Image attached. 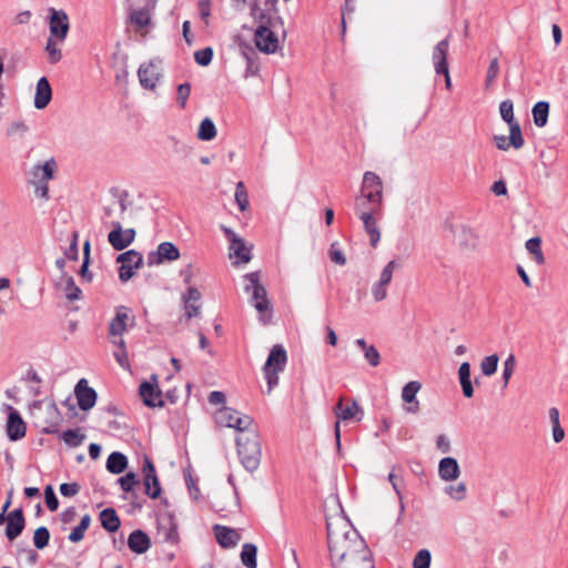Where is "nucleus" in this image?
I'll return each instance as SVG.
<instances>
[{"instance_id":"1","label":"nucleus","mask_w":568,"mask_h":568,"mask_svg":"<svg viewBox=\"0 0 568 568\" xmlns=\"http://www.w3.org/2000/svg\"><path fill=\"white\" fill-rule=\"evenodd\" d=\"M382 207L383 181L376 173L367 171L363 175L361 193L355 197L354 211L363 222L373 247H376L381 240V232L375 215L381 214Z\"/></svg>"},{"instance_id":"2","label":"nucleus","mask_w":568,"mask_h":568,"mask_svg":"<svg viewBox=\"0 0 568 568\" xmlns=\"http://www.w3.org/2000/svg\"><path fill=\"white\" fill-rule=\"evenodd\" d=\"M326 527L333 565L342 560H351L352 557L368 556L369 550L365 540L346 518L342 516L327 518Z\"/></svg>"},{"instance_id":"3","label":"nucleus","mask_w":568,"mask_h":568,"mask_svg":"<svg viewBox=\"0 0 568 568\" xmlns=\"http://www.w3.org/2000/svg\"><path fill=\"white\" fill-rule=\"evenodd\" d=\"M237 454L244 468L254 471L258 468L262 457L261 443L256 430L250 429L236 437Z\"/></svg>"},{"instance_id":"4","label":"nucleus","mask_w":568,"mask_h":568,"mask_svg":"<svg viewBox=\"0 0 568 568\" xmlns=\"http://www.w3.org/2000/svg\"><path fill=\"white\" fill-rule=\"evenodd\" d=\"M244 291L251 293V303L258 312L261 321L266 324L270 321V301L265 287L260 283V272H252L244 275Z\"/></svg>"},{"instance_id":"5","label":"nucleus","mask_w":568,"mask_h":568,"mask_svg":"<svg viewBox=\"0 0 568 568\" xmlns=\"http://www.w3.org/2000/svg\"><path fill=\"white\" fill-rule=\"evenodd\" d=\"M286 363L287 354L285 348L280 344L274 345L263 366L268 394H271L273 388L278 385V374L284 371Z\"/></svg>"},{"instance_id":"6","label":"nucleus","mask_w":568,"mask_h":568,"mask_svg":"<svg viewBox=\"0 0 568 568\" xmlns=\"http://www.w3.org/2000/svg\"><path fill=\"white\" fill-rule=\"evenodd\" d=\"M449 230L453 234V242L463 253H475L480 248V235L478 231L467 224H450Z\"/></svg>"},{"instance_id":"7","label":"nucleus","mask_w":568,"mask_h":568,"mask_svg":"<svg viewBox=\"0 0 568 568\" xmlns=\"http://www.w3.org/2000/svg\"><path fill=\"white\" fill-rule=\"evenodd\" d=\"M217 425L236 429L240 434H244L251 429L253 419L251 416L242 414L230 407H222L214 414Z\"/></svg>"},{"instance_id":"8","label":"nucleus","mask_w":568,"mask_h":568,"mask_svg":"<svg viewBox=\"0 0 568 568\" xmlns=\"http://www.w3.org/2000/svg\"><path fill=\"white\" fill-rule=\"evenodd\" d=\"M276 0H254L251 7V14L257 26L280 27L283 26L282 18L277 14Z\"/></svg>"},{"instance_id":"9","label":"nucleus","mask_w":568,"mask_h":568,"mask_svg":"<svg viewBox=\"0 0 568 568\" xmlns=\"http://www.w3.org/2000/svg\"><path fill=\"white\" fill-rule=\"evenodd\" d=\"M225 237L227 239L229 246V256L231 260L236 258L233 264L237 265L240 263L246 264L252 258V246L247 245L245 241L237 235L232 229L222 226Z\"/></svg>"},{"instance_id":"10","label":"nucleus","mask_w":568,"mask_h":568,"mask_svg":"<svg viewBox=\"0 0 568 568\" xmlns=\"http://www.w3.org/2000/svg\"><path fill=\"white\" fill-rule=\"evenodd\" d=\"M277 27L257 26L254 32L255 47L265 54H273L280 48V39L275 33Z\"/></svg>"},{"instance_id":"11","label":"nucleus","mask_w":568,"mask_h":568,"mask_svg":"<svg viewBox=\"0 0 568 568\" xmlns=\"http://www.w3.org/2000/svg\"><path fill=\"white\" fill-rule=\"evenodd\" d=\"M140 84L148 90H155L162 78V62L159 59H152L140 65L138 70Z\"/></svg>"},{"instance_id":"12","label":"nucleus","mask_w":568,"mask_h":568,"mask_svg":"<svg viewBox=\"0 0 568 568\" xmlns=\"http://www.w3.org/2000/svg\"><path fill=\"white\" fill-rule=\"evenodd\" d=\"M116 262L121 264L119 268L120 281L128 282L134 275L135 270L142 267L143 256L135 250H129L118 255Z\"/></svg>"},{"instance_id":"13","label":"nucleus","mask_w":568,"mask_h":568,"mask_svg":"<svg viewBox=\"0 0 568 568\" xmlns=\"http://www.w3.org/2000/svg\"><path fill=\"white\" fill-rule=\"evenodd\" d=\"M110 225L113 229L108 235V241L114 250L122 251L134 242L136 236L135 230L131 227L124 230L120 219L111 220Z\"/></svg>"},{"instance_id":"14","label":"nucleus","mask_w":568,"mask_h":568,"mask_svg":"<svg viewBox=\"0 0 568 568\" xmlns=\"http://www.w3.org/2000/svg\"><path fill=\"white\" fill-rule=\"evenodd\" d=\"M129 194L128 192H121L120 194L114 195L104 206L102 221L104 224L110 225L111 220L120 219V223L124 219L125 212L128 210Z\"/></svg>"},{"instance_id":"15","label":"nucleus","mask_w":568,"mask_h":568,"mask_svg":"<svg viewBox=\"0 0 568 568\" xmlns=\"http://www.w3.org/2000/svg\"><path fill=\"white\" fill-rule=\"evenodd\" d=\"M501 119L509 125L511 131V143L516 150L524 146V138L519 123L514 118V104L510 100H505L499 105Z\"/></svg>"},{"instance_id":"16","label":"nucleus","mask_w":568,"mask_h":568,"mask_svg":"<svg viewBox=\"0 0 568 568\" xmlns=\"http://www.w3.org/2000/svg\"><path fill=\"white\" fill-rule=\"evenodd\" d=\"M69 29L70 23L67 12L51 8L49 17V38L55 39L59 42H63L67 39Z\"/></svg>"},{"instance_id":"17","label":"nucleus","mask_w":568,"mask_h":568,"mask_svg":"<svg viewBox=\"0 0 568 568\" xmlns=\"http://www.w3.org/2000/svg\"><path fill=\"white\" fill-rule=\"evenodd\" d=\"M361 413V409L355 400H353L351 404L344 406V399L339 398L338 403L336 404L334 408V414L337 417V420L334 425V433L337 440V445H339V438H341V420H349L352 418H355L357 414Z\"/></svg>"},{"instance_id":"18","label":"nucleus","mask_w":568,"mask_h":568,"mask_svg":"<svg viewBox=\"0 0 568 568\" xmlns=\"http://www.w3.org/2000/svg\"><path fill=\"white\" fill-rule=\"evenodd\" d=\"M180 258V251L172 242H162L158 245L156 251L148 255L150 265L162 264L164 262H173Z\"/></svg>"},{"instance_id":"19","label":"nucleus","mask_w":568,"mask_h":568,"mask_svg":"<svg viewBox=\"0 0 568 568\" xmlns=\"http://www.w3.org/2000/svg\"><path fill=\"white\" fill-rule=\"evenodd\" d=\"M58 170V164L53 158L45 160L42 163H37L32 166L29 174V182H49L54 179Z\"/></svg>"},{"instance_id":"20","label":"nucleus","mask_w":568,"mask_h":568,"mask_svg":"<svg viewBox=\"0 0 568 568\" xmlns=\"http://www.w3.org/2000/svg\"><path fill=\"white\" fill-rule=\"evenodd\" d=\"M74 395L78 405L82 410L91 409L97 403V392L89 386V383L85 378H81L77 383L74 387Z\"/></svg>"},{"instance_id":"21","label":"nucleus","mask_w":568,"mask_h":568,"mask_svg":"<svg viewBox=\"0 0 568 568\" xmlns=\"http://www.w3.org/2000/svg\"><path fill=\"white\" fill-rule=\"evenodd\" d=\"M155 384L151 382H143L139 387V394L143 403L149 407H162L164 402L162 399V392L156 385V376H152Z\"/></svg>"},{"instance_id":"22","label":"nucleus","mask_w":568,"mask_h":568,"mask_svg":"<svg viewBox=\"0 0 568 568\" xmlns=\"http://www.w3.org/2000/svg\"><path fill=\"white\" fill-rule=\"evenodd\" d=\"M144 490L152 499H156L161 495V486L156 476L155 467L150 459H145L143 466Z\"/></svg>"},{"instance_id":"23","label":"nucleus","mask_w":568,"mask_h":568,"mask_svg":"<svg viewBox=\"0 0 568 568\" xmlns=\"http://www.w3.org/2000/svg\"><path fill=\"white\" fill-rule=\"evenodd\" d=\"M155 8L142 7H128L131 23L136 31L144 30L152 24V13Z\"/></svg>"},{"instance_id":"24","label":"nucleus","mask_w":568,"mask_h":568,"mask_svg":"<svg viewBox=\"0 0 568 568\" xmlns=\"http://www.w3.org/2000/svg\"><path fill=\"white\" fill-rule=\"evenodd\" d=\"M134 324V317L128 314V310L124 306H121L116 310V314L114 318L110 322L109 325V335L110 337L122 336L126 331L128 326H132Z\"/></svg>"},{"instance_id":"25","label":"nucleus","mask_w":568,"mask_h":568,"mask_svg":"<svg viewBox=\"0 0 568 568\" xmlns=\"http://www.w3.org/2000/svg\"><path fill=\"white\" fill-rule=\"evenodd\" d=\"M422 384L418 381L408 382L402 389V399L407 406L405 412L408 414H417L420 409L419 400L416 398L417 393L420 390Z\"/></svg>"},{"instance_id":"26","label":"nucleus","mask_w":568,"mask_h":568,"mask_svg":"<svg viewBox=\"0 0 568 568\" xmlns=\"http://www.w3.org/2000/svg\"><path fill=\"white\" fill-rule=\"evenodd\" d=\"M201 298L200 291L193 286H190L186 293L183 294L184 312L189 320L200 315L202 307Z\"/></svg>"},{"instance_id":"27","label":"nucleus","mask_w":568,"mask_h":568,"mask_svg":"<svg viewBox=\"0 0 568 568\" xmlns=\"http://www.w3.org/2000/svg\"><path fill=\"white\" fill-rule=\"evenodd\" d=\"M7 523L6 536L12 541L14 540L22 530L24 529V516L21 508L12 510L4 520Z\"/></svg>"},{"instance_id":"28","label":"nucleus","mask_w":568,"mask_h":568,"mask_svg":"<svg viewBox=\"0 0 568 568\" xmlns=\"http://www.w3.org/2000/svg\"><path fill=\"white\" fill-rule=\"evenodd\" d=\"M8 408L10 413L7 420V435L10 440L21 439L26 435V424L16 409L10 406Z\"/></svg>"},{"instance_id":"29","label":"nucleus","mask_w":568,"mask_h":568,"mask_svg":"<svg viewBox=\"0 0 568 568\" xmlns=\"http://www.w3.org/2000/svg\"><path fill=\"white\" fill-rule=\"evenodd\" d=\"M448 49H449V39L446 38V39L439 41L433 50L432 60H433L435 71L437 74L447 72Z\"/></svg>"},{"instance_id":"30","label":"nucleus","mask_w":568,"mask_h":568,"mask_svg":"<svg viewBox=\"0 0 568 568\" xmlns=\"http://www.w3.org/2000/svg\"><path fill=\"white\" fill-rule=\"evenodd\" d=\"M52 99V89L45 77L38 80L34 94V108L42 110L48 106Z\"/></svg>"},{"instance_id":"31","label":"nucleus","mask_w":568,"mask_h":568,"mask_svg":"<svg viewBox=\"0 0 568 568\" xmlns=\"http://www.w3.org/2000/svg\"><path fill=\"white\" fill-rule=\"evenodd\" d=\"M213 530L217 542L223 548L235 547L240 541L241 537L239 532L232 528L222 525H215Z\"/></svg>"},{"instance_id":"32","label":"nucleus","mask_w":568,"mask_h":568,"mask_svg":"<svg viewBox=\"0 0 568 568\" xmlns=\"http://www.w3.org/2000/svg\"><path fill=\"white\" fill-rule=\"evenodd\" d=\"M439 477L445 481L456 480L460 475L457 460L453 457H445L438 465Z\"/></svg>"},{"instance_id":"33","label":"nucleus","mask_w":568,"mask_h":568,"mask_svg":"<svg viewBox=\"0 0 568 568\" xmlns=\"http://www.w3.org/2000/svg\"><path fill=\"white\" fill-rule=\"evenodd\" d=\"M128 546L135 554H144L150 548L151 540L142 530H134L129 536Z\"/></svg>"},{"instance_id":"34","label":"nucleus","mask_w":568,"mask_h":568,"mask_svg":"<svg viewBox=\"0 0 568 568\" xmlns=\"http://www.w3.org/2000/svg\"><path fill=\"white\" fill-rule=\"evenodd\" d=\"M57 286L64 293L67 300L70 302L77 301L81 296V290L75 285L72 276L62 274Z\"/></svg>"},{"instance_id":"35","label":"nucleus","mask_w":568,"mask_h":568,"mask_svg":"<svg viewBox=\"0 0 568 568\" xmlns=\"http://www.w3.org/2000/svg\"><path fill=\"white\" fill-rule=\"evenodd\" d=\"M458 377L464 396L467 398L473 397L474 387L470 381V364L468 362H464L460 364L458 369Z\"/></svg>"},{"instance_id":"36","label":"nucleus","mask_w":568,"mask_h":568,"mask_svg":"<svg viewBox=\"0 0 568 568\" xmlns=\"http://www.w3.org/2000/svg\"><path fill=\"white\" fill-rule=\"evenodd\" d=\"M100 520H101L102 527L110 532L116 531L121 524L119 516L116 515L115 510L112 508L103 509L100 513Z\"/></svg>"},{"instance_id":"37","label":"nucleus","mask_w":568,"mask_h":568,"mask_svg":"<svg viewBox=\"0 0 568 568\" xmlns=\"http://www.w3.org/2000/svg\"><path fill=\"white\" fill-rule=\"evenodd\" d=\"M128 466V458L119 452L109 455L106 460V469L112 474H121Z\"/></svg>"},{"instance_id":"38","label":"nucleus","mask_w":568,"mask_h":568,"mask_svg":"<svg viewBox=\"0 0 568 568\" xmlns=\"http://www.w3.org/2000/svg\"><path fill=\"white\" fill-rule=\"evenodd\" d=\"M534 123L538 128H544L548 122L549 103L546 101L537 102L531 110Z\"/></svg>"},{"instance_id":"39","label":"nucleus","mask_w":568,"mask_h":568,"mask_svg":"<svg viewBox=\"0 0 568 568\" xmlns=\"http://www.w3.org/2000/svg\"><path fill=\"white\" fill-rule=\"evenodd\" d=\"M549 419L551 423L552 439L558 444L564 440L565 430L560 425V414L556 407L549 409Z\"/></svg>"},{"instance_id":"40","label":"nucleus","mask_w":568,"mask_h":568,"mask_svg":"<svg viewBox=\"0 0 568 568\" xmlns=\"http://www.w3.org/2000/svg\"><path fill=\"white\" fill-rule=\"evenodd\" d=\"M334 568H374L371 552L368 556H361L358 558H351V560H342L341 562H335Z\"/></svg>"},{"instance_id":"41","label":"nucleus","mask_w":568,"mask_h":568,"mask_svg":"<svg viewBox=\"0 0 568 568\" xmlns=\"http://www.w3.org/2000/svg\"><path fill=\"white\" fill-rule=\"evenodd\" d=\"M217 134L216 126L210 118H205L201 121L196 136L201 141H211Z\"/></svg>"},{"instance_id":"42","label":"nucleus","mask_w":568,"mask_h":568,"mask_svg":"<svg viewBox=\"0 0 568 568\" xmlns=\"http://www.w3.org/2000/svg\"><path fill=\"white\" fill-rule=\"evenodd\" d=\"M526 250L532 255L534 261L537 265L545 263V256L541 250V239L531 237L525 244Z\"/></svg>"},{"instance_id":"43","label":"nucleus","mask_w":568,"mask_h":568,"mask_svg":"<svg viewBox=\"0 0 568 568\" xmlns=\"http://www.w3.org/2000/svg\"><path fill=\"white\" fill-rule=\"evenodd\" d=\"M257 548L253 544H244L241 551V561L246 568H256Z\"/></svg>"},{"instance_id":"44","label":"nucleus","mask_w":568,"mask_h":568,"mask_svg":"<svg viewBox=\"0 0 568 568\" xmlns=\"http://www.w3.org/2000/svg\"><path fill=\"white\" fill-rule=\"evenodd\" d=\"M61 438L68 446L78 447L84 442L85 434L80 429H68L62 433Z\"/></svg>"},{"instance_id":"45","label":"nucleus","mask_w":568,"mask_h":568,"mask_svg":"<svg viewBox=\"0 0 568 568\" xmlns=\"http://www.w3.org/2000/svg\"><path fill=\"white\" fill-rule=\"evenodd\" d=\"M235 202L242 212H245L250 206L248 194L243 182L236 183Z\"/></svg>"},{"instance_id":"46","label":"nucleus","mask_w":568,"mask_h":568,"mask_svg":"<svg viewBox=\"0 0 568 568\" xmlns=\"http://www.w3.org/2000/svg\"><path fill=\"white\" fill-rule=\"evenodd\" d=\"M499 357L497 354L486 356L480 362V369L485 376H491L496 373Z\"/></svg>"},{"instance_id":"47","label":"nucleus","mask_w":568,"mask_h":568,"mask_svg":"<svg viewBox=\"0 0 568 568\" xmlns=\"http://www.w3.org/2000/svg\"><path fill=\"white\" fill-rule=\"evenodd\" d=\"M59 43L60 42L58 40L48 38L45 52L48 53V59L51 63H57L62 58L61 49L58 45Z\"/></svg>"},{"instance_id":"48","label":"nucleus","mask_w":568,"mask_h":568,"mask_svg":"<svg viewBox=\"0 0 568 568\" xmlns=\"http://www.w3.org/2000/svg\"><path fill=\"white\" fill-rule=\"evenodd\" d=\"M445 493L454 500L460 501L466 497L467 488L464 483L449 485L445 488Z\"/></svg>"},{"instance_id":"49","label":"nucleus","mask_w":568,"mask_h":568,"mask_svg":"<svg viewBox=\"0 0 568 568\" xmlns=\"http://www.w3.org/2000/svg\"><path fill=\"white\" fill-rule=\"evenodd\" d=\"M50 539V532L47 527H39L36 529L33 535V544L36 548L43 549L48 546Z\"/></svg>"},{"instance_id":"50","label":"nucleus","mask_w":568,"mask_h":568,"mask_svg":"<svg viewBox=\"0 0 568 568\" xmlns=\"http://www.w3.org/2000/svg\"><path fill=\"white\" fill-rule=\"evenodd\" d=\"M432 555L428 549H420L413 559V568H429Z\"/></svg>"},{"instance_id":"51","label":"nucleus","mask_w":568,"mask_h":568,"mask_svg":"<svg viewBox=\"0 0 568 568\" xmlns=\"http://www.w3.org/2000/svg\"><path fill=\"white\" fill-rule=\"evenodd\" d=\"M503 381L504 386L506 387L514 374L516 367V357L514 354H509L508 357L504 361L503 365Z\"/></svg>"},{"instance_id":"52","label":"nucleus","mask_w":568,"mask_h":568,"mask_svg":"<svg viewBox=\"0 0 568 568\" xmlns=\"http://www.w3.org/2000/svg\"><path fill=\"white\" fill-rule=\"evenodd\" d=\"M43 412L48 416V420H47L48 426L44 427V430L45 432H50L49 430V426L53 427V426H57L59 424L60 414H59V410H58L55 404H53V403L48 404L43 408Z\"/></svg>"},{"instance_id":"53","label":"nucleus","mask_w":568,"mask_h":568,"mask_svg":"<svg viewBox=\"0 0 568 568\" xmlns=\"http://www.w3.org/2000/svg\"><path fill=\"white\" fill-rule=\"evenodd\" d=\"M118 483L124 491L131 493L140 481L134 473H128L126 475L120 477Z\"/></svg>"},{"instance_id":"54","label":"nucleus","mask_w":568,"mask_h":568,"mask_svg":"<svg viewBox=\"0 0 568 568\" xmlns=\"http://www.w3.org/2000/svg\"><path fill=\"white\" fill-rule=\"evenodd\" d=\"M191 94V84L185 82L178 87L176 102L181 109L186 106L187 99Z\"/></svg>"},{"instance_id":"55","label":"nucleus","mask_w":568,"mask_h":568,"mask_svg":"<svg viewBox=\"0 0 568 568\" xmlns=\"http://www.w3.org/2000/svg\"><path fill=\"white\" fill-rule=\"evenodd\" d=\"M328 256L332 262L338 265H345L346 264V257L343 253V251L339 248L338 243L334 242L331 244Z\"/></svg>"},{"instance_id":"56","label":"nucleus","mask_w":568,"mask_h":568,"mask_svg":"<svg viewBox=\"0 0 568 568\" xmlns=\"http://www.w3.org/2000/svg\"><path fill=\"white\" fill-rule=\"evenodd\" d=\"M397 266L398 264L395 260L389 261L382 270L378 282L388 285L393 278V273Z\"/></svg>"},{"instance_id":"57","label":"nucleus","mask_w":568,"mask_h":568,"mask_svg":"<svg viewBox=\"0 0 568 568\" xmlns=\"http://www.w3.org/2000/svg\"><path fill=\"white\" fill-rule=\"evenodd\" d=\"M212 58H213V50L210 47L199 50L194 53L195 62L203 67L209 65L212 61Z\"/></svg>"},{"instance_id":"58","label":"nucleus","mask_w":568,"mask_h":568,"mask_svg":"<svg viewBox=\"0 0 568 568\" xmlns=\"http://www.w3.org/2000/svg\"><path fill=\"white\" fill-rule=\"evenodd\" d=\"M44 499H45V504H47L48 508L51 511H54L58 509L59 501H58V498L54 494L52 486H50V485L47 486L44 489Z\"/></svg>"},{"instance_id":"59","label":"nucleus","mask_w":568,"mask_h":568,"mask_svg":"<svg viewBox=\"0 0 568 568\" xmlns=\"http://www.w3.org/2000/svg\"><path fill=\"white\" fill-rule=\"evenodd\" d=\"M365 359L369 363L371 366L376 367L381 362V355L377 348L374 345H369L368 348L364 352Z\"/></svg>"},{"instance_id":"60","label":"nucleus","mask_w":568,"mask_h":568,"mask_svg":"<svg viewBox=\"0 0 568 568\" xmlns=\"http://www.w3.org/2000/svg\"><path fill=\"white\" fill-rule=\"evenodd\" d=\"M387 286L381 282L374 283L372 286V295L376 302L384 301L387 297Z\"/></svg>"},{"instance_id":"61","label":"nucleus","mask_w":568,"mask_h":568,"mask_svg":"<svg viewBox=\"0 0 568 568\" xmlns=\"http://www.w3.org/2000/svg\"><path fill=\"white\" fill-rule=\"evenodd\" d=\"M28 131V125L22 122V121H18V122H13L11 123L8 129H7V134L9 136H14V135H22L24 134L26 132Z\"/></svg>"},{"instance_id":"62","label":"nucleus","mask_w":568,"mask_h":568,"mask_svg":"<svg viewBox=\"0 0 568 568\" xmlns=\"http://www.w3.org/2000/svg\"><path fill=\"white\" fill-rule=\"evenodd\" d=\"M499 72L498 60L495 58L490 61L486 75V85L489 87L495 81Z\"/></svg>"},{"instance_id":"63","label":"nucleus","mask_w":568,"mask_h":568,"mask_svg":"<svg viewBox=\"0 0 568 568\" xmlns=\"http://www.w3.org/2000/svg\"><path fill=\"white\" fill-rule=\"evenodd\" d=\"M80 490V486L77 483H64L60 485V493L64 497H73Z\"/></svg>"},{"instance_id":"64","label":"nucleus","mask_w":568,"mask_h":568,"mask_svg":"<svg viewBox=\"0 0 568 568\" xmlns=\"http://www.w3.org/2000/svg\"><path fill=\"white\" fill-rule=\"evenodd\" d=\"M436 447L443 453L447 454L450 452V440L446 435H438L436 438Z\"/></svg>"}]
</instances>
